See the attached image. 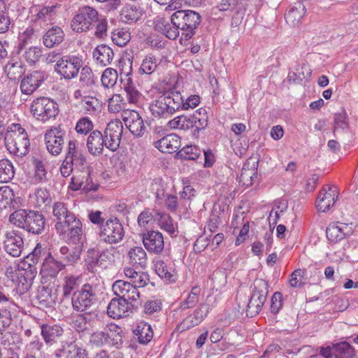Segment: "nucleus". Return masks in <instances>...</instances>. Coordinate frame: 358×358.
Segmentation results:
<instances>
[{"label":"nucleus","instance_id":"obj_44","mask_svg":"<svg viewBox=\"0 0 358 358\" xmlns=\"http://www.w3.org/2000/svg\"><path fill=\"white\" fill-rule=\"evenodd\" d=\"M63 356L66 358H87V352L76 343H70L64 347Z\"/></svg>","mask_w":358,"mask_h":358},{"label":"nucleus","instance_id":"obj_25","mask_svg":"<svg viewBox=\"0 0 358 358\" xmlns=\"http://www.w3.org/2000/svg\"><path fill=\"white\" fill-rule=\"evenodd\" d=\"M36 273V268L19 271L16 285V291L19 294H24L31 289Z\"/></svg>","mask_w":358,"mask_h":358},{"label":"nucleus","instance_id":"obj_60","mask_svg":"<svg viewBox=\"0 0 358 358\" xmlns=\"http://www.w3.org/2000/svg\"><path fill=\"white\" fill-rule=\"evenodd\" d=\"M124 105V99L121 94H115L108 100V110L111 113H118Z\"/></svg>","mask_w":358,"mask_h":358},{"label":"nucleus","instance_id":"obj_13","mask_svg":"<svg viewBox=\"0 0 358 358\" xmlns=\"http://www.w3.org/2000/svg\"><path fill=\"white\" fill-rule=\"evenodd\" d=\"M122 118L129 131L136 137H141L145 134V126L139 113L134 110H124Z\"/></svg>","mask_w":358,"mask_h":358},{"label":"nucleus","instance_id":"obj_39","mask_svg":"<svg viewBox=\"0 0 358 358\" xmlns=\"http://www.w3.org/2000/svg\"><path fill=\"white\" fill-rule=\"evenodd\" d=\"M257 167L255 162L252 166H250V162L244 164L239 176V181L243 185L249 187L253 184L254 179L257 177Z\"/></svg>","mask_w":358,"mask_h":358},{"label":"nucleus","instance_id":"obj_5","mask_svg":"<svg viewBox=\"0 0 358 358\" xmlns=\"http://www.w3.org/2000/svg\"><path fill=\"white\" fill-rule=\"evenodd\" d=\"M30 110L36 120L45 122L57 115L59 107L52 99L40 96L32 101Z\"/></svg>","mask_w":358,"mask_h":358},{"label":"nucleus","instance_id":"obj_2","mask_svg":"<svg viewBox=\"0 0 358 358\" xmlns=\"http://www.w3.org/2000/svg\"><path fill=\"white\" fill-rule=\"evenodd\" d=\"M182 106L180 92L169 90L162 93L149 106L152 115L157 119H169Z\"/></svg>","mask_w":358,"mask_h":358},{"label":"nucleus","instance_id":"obj_32","mask_svg":"<svg viewBox=\"0 0 358 358\" xmlns=\"http://www.w3.org/2000/svg\"><path fill=\"white\" fill-rule=\"evenodd\" d=\"M129 264L136 268H145L148 264V257L145 250L141 246L131 248L128 252Z\"/></svg>","mask_w":358,"mask_h":358},{"label":"nucleus","instance_id":"obj_53","mask_svg":"<svg viewBox=\"0 0 358 358\" xmlns=\"http://www.w3.org/2000/svg\"><path fill=\"white\" fill-rule=\"evenodd\" d=\"M117 78V71L112 68H108L101 76L102 85L106 88L112 87L116 84Z\"/></svg>","mask_w":358,"mask_h":358},{"label":"nucleus","instance_id":"obj_50","mask_svg":"<svg viewBox=\"0 0 358 358\" xmlns=\"http://www.w3.org/2000/svg\"><path fill=\"white\" fill-rule=\"evenodd\" d=\"M157 220L159 227L167 231L169 234L175 233V227L171 216L165 213H157L155 216Z\"/></svg>","mask_w":358,"mask_h":358},{"label":"nucleus","instance_id":"obj_47","mask_svg":"<svg viewBox=\"0 0 358 358\" xmlns=\"http://www.w3.org/2000/svg\"><path fill=\"white\" fill-rule=\"evenodd\" d=\"M15 194L13 190L9 186L0 187V208H15Z\"/></svg>","mask_w":358,"mask_h":358},{"label":"nucleus","instance_id":"obj_11","mask_svg":"<svg viewBox=\"0 0 358 358\" xmlns=\"http://www.w3.org/2000/svg\"><path fill=\"white\" fill-rule=\"evenodd\" d=\"M59 64L55 66V71L65 79L76 77L83 66V60L77 56H63Z\"/></svg>","mask_w":358,"mask_h":358},{"label":"nucleus","instance_id":"obj_61","mask_svg":"<svg viewBox=\"0 0 358 358\" xmlns=\"http://www.w3.org/2000/svg\"><path fill=\"white\" fill-rule=\"evenodd\" d=\"M81 251L80 246H75L69 250L66 256L60 257V258L67 264L73 265L80 259Z\"/></svg>","mask_w":358,"mask_h":358},{"label":"nucleus","instance_id":"obj_16","mask_svg":"<svg viewBox=\"0 0 358 358\" xmlns=\"http://www.w3.org/2000/svg\"><path fill=\"white\" fill-rule=\"evenodd\" d=\"M64 131L59 127H55L48 130L45 134L46 148L52 155L61 153L64 145Z\"/></svg>","mask_w":358,"mask_h":358},{"label":"nucleus","instance_id":"obj_40","mask_svg":"<svg viewBox=\"0 0 358 358\" xmlns=\"http://www.w3.org/2000/svg\"><path fill=\"white\" fill-rule=\"evenodd\" d=\"M155 271L157 275L162 279L169 282L176 280V272L171 265H168L164 261H157L155 264Z\"/></svg>","mask_w":358,"mask_h":358},{"label":"nucleus","instance_id":"obj_12","mask_svg":"<svg viewBox=\"0 0 358 358\" xmlns=\"http://www.w3.org/2000/svg\"><path fill=\"white\" fill-rule=\"evenodd\" d=\"M122 132V122L117 119L111 120L104 131L106 148L111 151H116L120 147Z\"/></svg>","mask_w":358,"mask_h":358},{"label":"nucleus","instance_id":"obj_55","mask_svg":"<svg viewBox=\"0 0 358 358\" xmlns=\"http://www.w3.org/2000/svg\"><path fill=\"white\" fill-rule=\"evenodd\" d=\"M348 126L349 124L348 121L347 113L343 108H341V111L334 114L333 129L334 134H335V132L338 129H341L343 130L348 129Z\"/></svg>","mask_w":358,"mask_h":358},{"label":"nucleus","instance_id":"obj_20","mask_svg":"<svg viewBox=\"0 0 358 358\" xmlns=\"http://www.w3.org/2000/svg\"><path fill=\"white\" fill-rule=\"evenodd\" d=\"M65 267L66 264L55 259L50 253H48L43 260L40 273L43 278H55Z\"/></svg>","mask_w":358,"mask_h":358},{"label":"nucleus","instance_id":"obj_10","mask_svg":"<svg viewBox=\"0 0 358 358\" xmlns=\"http://www.w3.org/2000/svg\"><path fill=\"white\" fill-rule=\"evenodd\" d=\"M112 289L117 297L131 303L133 308H137L140 304V292L131 282L119 280H116Z\"/></svg>","mask_w":358,"mask_h":358},{"label":"nucleus","instance_id":"obj_64","mask_svg":"<svg viewBox=\"0 0 358 358\" xmlns=\"http://www.w3.org/2000/svg\"><path fill=\"white\" fill-rule=\"evenodd\" d=\"M124 90L126 92V97L129 103L138 104L142 99V94L136 87H127Z\"/></svg>","mask_w":358,"mask_h":358},{"label":"nucleus","instance_id":"obj_28","mask_svg":"<svg viewBox=\"0 0 358 358\" xmlns=\"http://www.w3.org/2000/svg\"><path fill=\"white\" fill-rule=\"evenodd\" d=\"M106 141L104 135L98 130L90 133L87 140L88 152L93 156H98L103 152V146H106Z\"/></svg>","mask_w":358,"mask_h":358},{"label":"nucleus","instance_id":"obj_14","mask_svg":"<svg viewBox=\"0 0 358 358\" xmlns=\"http://www.w3.org/2000/svg\"><path fill=\"white\" fill-rule=\"evenodd\" d=\"M3 244L5 251L13 257H20L24 249L23 238L20 232L15 230L5 232Z\"/></svg>","mask_w":358,"mask_h":358},{"label":"nucleus","instance_id":"obj_35","mask_svg":"<svg viewBox=\"0 0 358 358\" xmlns=\"http://www.w3.org/2000/svg\"><path fill=\"white\" fill-rule=\"evenodd\" d=\"M347 228L348 224L345 223H341L340 224L338 223L330 224L326 230L327 238L331 243H338L348 234V232L345 231Z\"/></svg>","mask_w":358,"mask_h":358},{"label":"nucleus","instance_id":"obj_3","mask_svg":"<svg viewBox=\"0 0 358 358\" xmlns=\"http://www.w3.org/2000/svg\"><path fill=\"white\" fill-rule=\"evenodd\" d=\"M5 145L9 152L22 157L29 152L28 134L20 124H12L4 136Z\"/></svg>","mask_w":358,"mask_h":358},{"label":"nucleus","instance_id":"obj_15","mask_svg":"<svg viewBox=\"0 0 358 358\" xmlns=\"http://www.w3.org/2000/svg\"><path fill=\"white\" fill-rule=\"evenodd\" d=\"M57 232L59 234L67 233L68 243L82 248L84 242L83 224L77 217L71 220L69 224H66L62 231Z\"/></svg>","mask_w":358,"mask_h":358},{"label":"nucleus","instance_id":"obj_27","mask_svg":"<svg viewBox=\"0 0 358 358\" xmlns=\"http://www.w3.org/2000/svg\"><path fill=\"white\" fill-rule=\"evenodd\" d=\"M208 313V306L206 304H201L194 313L187 317L178 327L181 331H185L199 324Z\"/></svg>","mask_w":358,"mask_h":358},{"label":"nucleus","instance_id":"obj_9","mask_svg":"<svg viewBox=\"0 0 358 358\" xmlns=\"http://www.w3.org/2000/svg\"><path fill=\"white\" fill-rule=\"evenodd\" d=\"M124 236L123 226L116 217L110 218L102 223L99 231L100 241L108 244L120 243L123 239Z\"/></svg>","mask_w":358,"mask_h":358},{"label":"nucleus","instance_id":"obj_48","mask_svg":"<svg viewBox=\"0 0 358 358\" xmlns=\"http://www.w3.org/2000/svg\"><path fill=\"white\" fill-rule=\"evenodd\" d=\"M33 165L34 168V180L37 182H45L48 180V172L45 167V163L38 158L33 159Z\"/></svg>","mask_w":358,"mask_h":358},{"label":"nucleus","instance_id":"obj_6","mask_svg":"<svg viewBox=\"0 0 358 358\" xmlns=\"http://www.w3.org/2000/svg\"><path fill=\"white\" fill-rule=\"evenodd\" d=\"M99 15L98 11L91 6L81 7L73 17L71 27L77 33L87 31L94 28Z\"/></svg>","mask_w":358,"mask_h":358},{"label":"nucleus","instance_id":"obj_57","mask_svg":"<svg viewBox=\"0 0 358 358\" xmlns=\"http://www.w3.org/2000/svg\"><path fill=\"white\" fill-rule=\"evenodd\" d=\"M110 335L108 330L94 332L91 336L90 342L91 344L100 347L108 342Z\"/></svg>","mask_w":358,"mask_h":358},{"label":"nucleus","instance_id":"obj_36","mask_svg":"<svg viewBox=\"0 0 358 358\" xmlns=\"http://www.w3.org/2000/svg\"><path fill=\"white\" fill-rule=\"evenodd\" d=\"M168 125L171 129L187 131L194 128L195 120L192 115H181L169 120Z\"/></svg>","mask_w":358,"mask_h":358},{"label":"nucleus","instance_id":"obj_23","mask_svg":"<svg viewBox=\"0 0 358 358\" xmlns=\"http://www.w3.org/2000/svg\"><path fill=\"white\" fill-rule=\"evenodd\" d=\"M337 199L338 192L335 188L329 186L327 190L323 187L316 200V208L320 212H327L334 205Z\"/></svg>","mask_w":358,"mask_h":358},{"label":"nucleus","instance_id":"obj_54","mask_svg":"<svg viewBox=\"0 0 358 358\" xmlns=\"http://www.w3.org/2000/svg\"><path fill=\"white\" fill-rule=\"evenodd\" d=\"M192 116L195 120L194 131H199L208 126V115L206 109L201 108L196 110Z\"/></svg>","mask_w":358,"mask_h":358},{"label":"nucleus","instance_id":"obj_46","mask_svg":"<svg viewBox=\"0 0 358 358\" xmlns=\"http://www.w3.org/2000/svg\"><path fill=\"white\" fill-rule=\"evenodd\" d=\"M15 175L13 164L7 159L0 160V182H8Z\"/></svg>","mask_w":358,"mask_h":358},{"label":"nucleus","instance_id":"obj_30","mask_svg":"<svg viewBox=\"0 0 358 358\" xmlns=\"http://www.w3.org/2000/svg\"><path fill=\"white\" fill-rule=\"evenodd\" d=\"M155 147L162 152L173 153L180 147V138L176 134L167 135L157 141Z\"/></svg>","mask_w":358,"mask_h":358},{"label":"nucleus","instance_id":"obj_18","mask_svg":"<svg viewBox=\"0 0 358 358\" xmlns=\"http://www.w3.org/2000/svg\"><path fill=\"white\" fill-rule=\"evenodd\" d=\"M52 215L56 221L55 229L57 231H62L64 226L69 224V222L76 216L69 210L66 205L63 202H55L52 205Z\"/></svg>","mask_w":358,"mask_h":358},{"label":"nucleus","instance_id":"obj_1","mask_svg":"<svg viewBox=\"0 0 358 358\" xmlns=\"http://www.w3.org/2000/svg\"><path fill=\"white\" fill-rule=\"evenodd\" d=\"M8 220L16 227L32 235L41 234L46 225L43 214L34 210L17 209L10 215Z\"/></svg>","mask_w":358,"mask_h":358},{"label":"nucleus","instance_id":"obj_7","mask_svg":"<svg viewBox=\"0 0 358 358\" xmlns=\"http://www.w3.org/2000/svg\"><path fill=\"white\" fill-rule=\"evenodd\" d=\"M268 293V282L263 279H256L254 282L253 293L247 306V316L252 317L262 310L266 300Z\"/></svg>","mask_w":358,"mask_h":358},{"label":"nucleus","instance_id":"obj_24","mask_svg":"<svg viewBox=\"0 0 358 358\" xmlns=\"http://www.w3.org/2000/svg\"><path fill=\"white\" fill-rule=\"evenodd\" d=\"M43 80V73L40 71H34L29 73L21 81L22 93L27 95L31 94L39 87Z\"/></svg>","mask_w":358,"mask_h":358},{"label":"nucleus","instance_id":"obj_43","mask_svg":"<svg viewBox=\"0 0 358 358\" xmlns=\"http://www.w3.org/2000/svg\"><path fill=\"white\" fill-rule=\"evenodd\" d=\"M134 335L137 337L138 342L141 344H146L151 341L153 336L151 326L148 323L141 322L134 331Z\"/></svg>","mask_w":358,"mask_h":358},{"label":"nucleus","instance_id":"obj_22","mask_svg":"<svg viewBox=\"0 0 358 358\" xmlns=\"http://www.w3.org/2000/svg\"><path fill=\"white\" fill-rule=\"evenodd\" d=\"M131 305L118 297L114 298L110 300L107 307V313L114 319L127 317L134 308Z\"/></svg>","mask_w":358,"mask_h":358},{"label":"nucleus","instance_id":"obj_59","mask_svg":"<svg viewBox=\"0 0 358 358\" xmlns=\"http://www.w3.org/2000/svg\"><path fill=\"white\" fill-rule=\"evenodd\" d=\"M94 36L99 38H104L107 36L108 22L105 17L99 15L95 23Z\"/></svg>","mask_w":358,"mask_h":358},{"label":"nucleus","instance_id":"obj_41","mask_svg":"<svg viewBox=\"0 0 358 358\" xmlns=\"http://www.w3.org/2000/svg\"><path fill=\"white\" fill-rule=\"evenodd\" d=\"M66 159L74 162L75 166H85L87 164L86 158L78 151L76 141H70L68 144Z\"/></svg>","mask_w":358,"mask_h":358},{"label":"nucleus","instance_id":"obj_62","mask_svg":"<svg viewBox=\"0 0 358 358\" xmlns=\"http://www.w3.org/2000/svg\"><path fill=\"white\" fill-rule=\"evenodd\" d=\"M22 56L28 63L33 64L36 63L41 56V50L36 47H31L24 51Z\"/></svg>","mask_w":358,"mask_h":358},{"label":"nucleus","instance_id":"obj_31","mask_svg":"<svg viewBox=\"0 0 358 358\" xmlns=\"http://www.w3.org/2000/svg\"><path fill=\"white\" fill-rule=\"evenodd\" d=\"M114 57L113 50L106 45H98L93 51V57L96 63L101 66L109 65Z\"/></svg>","mask_w":358,"mask_h":358},{"label":"nucleus","instance_id":"obj_58","mask_svg":"<svg viewBox=\"0 0 358 358\" xmlns=\"http://www.w3.org/2000/svg\"><path fill=\"white\" fill-rule=\"evenodd\" d=\"M81 104L83 108L89 114L95 113L100 108L99 100L93 96L85 97Z\"/></svg>","mask_w":358,"mask_h":358},{"label":"nucleus","instance_id":"obj_56","mask_svg":"<svg viewBox=\"0 0 358 358\" xmlns=\"http://www.w3.org/2000/svg\"><path fill=\"white\" fill-rule=\"evenodd\" d=\"M131 39V34L129 31L121 29H116L112 33V40L117 45L123 47Z\"/></svg>","mask_w":358,"mask_h":358},{"label":"nucleus","instance_id":"obj_17","mask_svg":"<svg viewBox=\"0 0 358 358\" xmlns=\"http://www.w3.org/2000/svg\"><path fill=\"white\" fill-rule=\"evenodd\" d=\"M142 241L145 249L151 254H162L164 249V239L162 233L158 231H148L141 234Z\"/></svg>","mask_w":358,"mask_h":358},{"label":"nucleus","instance_id":"obj_45","mask_svg":"<svg viewBox=\"0 0 358 358\" xmlns=\"http://www.w3.org/2000/svg\"><path fill=\"white\" fill-rule=\"evenodd\" d=\"M142 13L135 6L127 5L121 11L120 16L123 22L132 23L141 17Z\"/></svg>","mask_w":358,"mask_h":358},{"label":"nucleus","instance_id":"obj_42","mask_svg":"<svg viewBox=\"0 0 358 358\" xmlns=\"http://www.w3.org/2000/svg\"><path fill=\"white\" fill-rule=\"evenodd\" d=\"M5 71L7 73L8 78L13 80L19 79L25 72L22 62L14 59L7 63L5 66Z\"/></svg>","mask_w":358,"mask_h":358},{"label":"nucleus","instance_id":"obj_26","mask_svg":"<svg viewBox=\"0 0 358 358\" xmlns=\"http://www.w3.org/2000/svg\"><path fill=\"white\" fill-rule=\"evenodd\" d=\"M173 15L170 19L158 17L155 21V29L169 39H176L180 34L176 24H174Z\"/></svg>","mask_w":358,"mask_h":358},{"label":"nucleus","instance_id":"obj_8","mask_svg":"<svg viewBox=\"0 0 358 358\" xmlns=\"http://www.w3.org/2000/svg\"><path fill=\"white\" fill-rule=\"evenodd\" d=\"M96 301V288L89 283L83 285L80 289L71 296V305L75 311L89 310Z\"/></svg>","mask_w":358,"mask_h":358},{"label":"nucleus","instance_id":"obj_4","mask_svg":"<svg viewBox=\"0 0 358 358\" xmlns=\"http://www.w3.org/2000/svg\"><path fill=\"white\" fill-rule=\"evenodd\" d=\"M174 24L178 31H182V39H190L196 33V29L201 21L199 13L192 10H178L173 14Z\"/></svg>","mask_w":358,"mask_h":358},{"label":"nucleus","instance_id":"obj_49","mask_svg":"<svg viewBox=\"0 0 358 358\" xmlns=\"http://www.w3.org/2000/svg\"><path fill=\"white\" fill-rule=\"evenodd\" d=\"M201 154V150L196 145H187L177 152V156L181 159L196 160Z\"/></svg>","mask_w":358,"mask_h":358},{"label":"nucleus","instance_id":"obj_38","mask_svg":"<svg viewBox=\"0 0 358 358\" xmlns=\"http://www.w3.org/2000/svg\"><path fill=\"white\" fill-rule=\"evenodd\" d=\"M36 299L43 308L52 307L55 303L56 297L52 294V289L47 286H40L37 289Z\"/></svg>","mask_w":358,"mask_h":358},{"label":"nucleus","instance_id":"obj_29","mask_svg":"<svg viewBox=\"0 0 358 358\" xmlns=\"http://www.w3.org/2000/svg\"><path fill=\"white\" fill-rule=\"evenodd\" d=\"M41 336L46 344L52 345L60 341L64 334L63 328L57 324H42L41 326Z\"/></svg>","mask_w":358,"mask_h":358},{"label":"nucleus","instance_id":"obj_52","mask_svg":"<svg viewBox=\"0 0 358 358\" xmlns=\"http://www.w3.org/2000/svg\"><path fill=\"white\" fill-rule=\"evenodd\" d=\"M0 306V334L11 324V313L9 310L10 303L9 304H1Z\"/></svg>","mask_w":358,"mask_h":358},{"label":"nucleus","instance_id":"obj_33","mask_svg":"<svg viewBox=\"0 0 358 358\" xmlns=\"http://www.w3.org/2000/svg\"><path fill=\"white\" fill-rule=\"evenodd\" d=\"M306 13L305 6L301 1L296 2L285 13V19L291 26L297 25Z\"/></svg>","mask_w":358,"mask_h":358},{"label":"nucleus","instance_id":"obj_51","mask_svg":"<svg viewBox=\"0 0 358 358\" xmlns=\"http://www.w3.org/2000/svg\"><path fill=\"white\" fill-rule=\"evenodd\" d=\"M157 65L155 57L151 55H147L143 59L138 72L140 74L150 75L155 71Z\"/></svg>","mask_w":358,"mask_h":358},{"label":"nucleus","instance_id":"obj_19","mask_svg":"<svg viewBox=\"0 0 358 358\" xmlns=\"http://www.w3.org/2000/svg\"><path fill=\"white\" fill-rule=\"evenodd\" d=\"M320 352L324 358H355L354 350L347 342L337 343L332 348H321Z\"/></svg>","mask_w":358,"mask_h":358},{"label":"nucleus","instance_id":"obj_21","mask_svg":"<svg viewBox=\"0 0 358 358\" xmlns=\"http://www.w3.org/2000/svg\"><path fill=\"white\" fill-rule=\"evenodd\" d=\"M83 167L81 175L78 176H73L71 178L73 189L75 190L83 189L87 192L96 191L98 189L99 185L92 181L91 177L90 167L85 164Z\"/></svg>","mask_w":358,"mask_h":358},{"label":"nucleus","instance_id":"obj_63","mask_svg":"<svg viewBox=\"0 0 358 358\" xmlns=\"http://www.w3.org/2000/svg\"><path fill=\"white\" fill-rule=\"evenodd\" d=\"M80 81L83 86H91L94 83V74L92 69L85 66L82 68Z\"/></svg>","mask_w":358,"mask_h":358},{"label":"nucleus","instance_id":"obj_34","mask_svg":"<svg viewBox=\"0 0 358 358\" xmlns=\"http://www.w3.org/2000/svg\"><path fill=\"white\" fill-rule=\"evenodd\" d=\"M64 37L63 30L58 26H54L43 35V44L47 48H52L60 44L64 41Z\"/></svg>","mask_w":358,"mask_h":358},{"label":"nucleus","instance_id":"obj_37","mask_svg":"<svg viewBox=\"0 0 358 358\" xmlns=\"http://www.w3.org/2000/svg\"><path fill=\"white\" fill-rule=\"evenodd\" d=\"M81 283V278L79 275L69 274L64 278L62 284V293L64 298H69L74 292H77Z\"/></svg>","mask_w":358,"mask_h":358}]
</instances>
